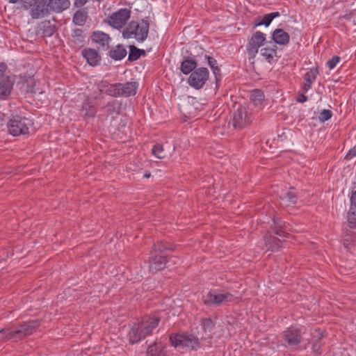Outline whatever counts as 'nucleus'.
Here are the masks:
<instances>
[{"instance_id": "nucleus-11", "label": "nucleus", "mask_w": 356, "mask_h": 356, "mask_svg": "<svg viewBox=\"0 0 356 356\" xmlns=\"http://www.w3.org/2000/svg\"><path fill=\"white\" fill-rule=\"evenodd\" d=\"M131 12L127 8H120L111 14L108 18V23L115 29L122 28L130 18Z\"/></svg>"}, {"instance_id": "nucleus-22", "label": "nucleus", "mask_w": 356, "mask_h": 356, "mask_svg": "<svg viewBox=\"0 0 356 356\" xmlns=\"http://www.w3.org/2000/svg\"><path fill=\"white\" fill-rule=\"evenodd\" d=\"M138 85L136 82H127L121 83L120 94L121 96L129 97L134 95L136 93Z\"/></svg>"}, {"instance_id": "nucleus-43", "label": "nucleus", "mask_w": 356, "mask_h": 356, "mask_svg": "<svg viewBox=\"0 0 356 356\" xmlns=\"http://www.w3.org/2000/svg\"><path fill=\"white\" fill-rule=\"evenodd\" d=\"M312 84L313 83H309V82L305 81L303 86L304 91L305 92H307L312 88Z\"/></svg>"}, {"instance_id": "nucleus-9", "label": "nucleus", "mask_w": 356, "mask_h": 356, "mask_svg": "<svg viewBox=\"0 0 356 356\" xmlns=\"http://www.w3.org/2000/svg\"><path fill=\"white\" fill-rule=\"evenodd\" d=\"M39 325L38 320L26 322L20 325L12 327L13 330L11 335L15 337V341L19 340L26 335L31 334Z\"/></svg>"}, {"instance_id": "nucleus-35", "label": "nucleus", "mask_w": 356, "mask_h": 356, "mask_svg": "<svg viewBox=\"0 0 356 356\" xmlns=\"http://www.w3.org/2000/svg\"><path fill=\"white\" fill-rule=\"evenodd\" d=\"M332 116V112L328 109L322 110L318 115V120L321 122H325L330 120Z\"/></svg>"}, {"instance_id": "nucleus-3", "label": "nucleus", "mask_w": 356, "mask_h": 356, "mask_svg": "<svg viewBox=\"0 0 356 356\" xmlns=\"http://www.w3.org/2000/svg\"><path fill=\"white\" fill-rule=\"evenodd\" d=\"M168 249L164 244L158 243L154 245L149 257V270L152 273L163 270L165 267H170L168 265L169 261L164 251Z\"/></svg>"}, {"instance_id": "nucleus-10", "label": "nucleus", "mask_w": 356, "mask_h": 356, "mask_svg": "<svg viewBox=\"0 0 356 356\" xmlns=\"http://www.w3.org/2000/svg\"><path fill=\"white\" fill-rule=\"evenodd\" d=\"M266 39V34L259 31L252 35L247 45V52L250 57H255L259 48L264 44Z\"/></svg>"}, {"instance_id": "nucleus-14", "label": "nucleus", "mask_w": 356, "mask_h": 356, "mask_svg": "<svg viewBox=\"0 0 356 356\" xmlns=\"http://www.w3.org/2000/svg\"><path fill=\"white\" fill-rule=\"evenodd\" d=\"M91 39L96 43L99 49L103 51L108 49L111 38L108 34L101 31H96L92 33Z\"/></svg>"}, {"instance_id": "nucleus-45", "label": "nucleus", "mask_w": 356, "mask_h": 356, "mask_svg": "<svg viewBox=\"0 0 356 356\" xmlns=\"http://www.w3.org/2000/svg\"><path fill=\"white\" fill-rule=\"evenodd\" d=\"M307 100V97L305 95H302L298 99V102L303 103Z\"/></svg>"}, {"instance_id": "nucleus-47", "label": "nucleus", "mask_w": 356, "mask_h": 356, "mask_svg": "<svg viewBox=\"0 0 356 356\" xmlns=\"http://www.w3.org/2000/svg\"><path fill=\"white\" fill-rule=\"evenodd\" d=\"M316 345L313 346L312 348H313L314 352L316 353L317 354H320L321 352H319L318 349H316Z\"/></svg>"}, {"instance_id": "nucleus-6", "label": "nucleus", "mask_w": 356, "mask_h": 356, "mask_svg": "<svg viewBox=\"0 0 356 356\" xmlns=\"http://www.w3.org/2000/svg\"><path fill=\"white\" fill-rule=\"evenodd\" d=\"M170 341L172 346L177 348H191L195 349L199 346L198 339L186 333H177L171 334Z\"/></svg>"}, {"instance_id": "nucleus-17", "label": "nucleus", "mask_w": 356, "mask_h": 356, "mask_svg": "<svg viewBox=\"0 0 356 356\" xmlns=\"http://www.w3.org/2000/svg\"><path fill=\"white\" fill-rule=\"evenodd\" d=\"M272 38L275 43L280 45H286L289 43V35L282 29H275L272 33Z\"/></svg>"}, {"instance_id": "nucleus-49", "label": "nucleus", "mask_w": 356, "mask_h": 356, "mask_svg": "<svg viewBox=\"0 0 356 356\" xmlns=\"http://www.w3.org/2000/svg\"><path fill=\"white\" fill-rule=\"evenodd\" d=\"M149 176H150V175H149H149H145V177H146L147 178H148Z\"/></svg>"}, {"instance_id": "nucleus-7", "label": "nucleus", "mask_w": 356, "mask_h": 356, "mask_svg": "<svg viewBox=\"0 0 356 356\" xmlns=\"http://www.w3.org/2000/svg\"><path fill=\"white\" fill-rule=\"evenodd\" d=\"M48 0H24L23 6L30 8V15L33 19L44 17L48 13Z\"/></svg>"}, {"instance_id": "nucleus-39", "label": "nucleus", "mask_w": 356, "mask_h": 356, "mask_svg": "<svg viewBox=\"0 0 356 356\" xmlns=\"http://www.w3.org/2000/svg\"><path fill=\"white\" fill-rule=\"evenodd\" d=\"M83 111H85V115L93 116L95 113V109L93 106L90 105L88 102L84 103L83 106Z\"/></svg>"}, {"instance_id": "nucleus-31", "label": "nucleus", "mask_w": 356, "mask_h": 356, "mask_svg": "<svg viewBox=\"0 0 356 356\" xmlns=\"http://www.w3.org/2000/svg\"><path fill=\"white\" fill-rule=\"evenodd\" d=\"M142 54H145L144 50L139 49L134 46H131L130 47L129 60L131 61L136 60L140 57Z\"/></svg>"}, {"instance_id": "nucleus-36", "label": "nucleus", "mask_w": 356, "mask_h": 356, "mask_svg": "<svg viewBox=\"0 0 356 356\" xmlns=\"http://www.w3.org/2000/svg\"><path fill=\"white\" fill-rule=\"evenodd\" d=\"M161 353V347L157 345L149 346L147 349V354L149 356H159Z\"/></svg>"}, {"instance_id": "nucleus-27", "label": "nucleus", "mask_w": 356, "mask_h": 356, "mask_svg": "<svg viewBox=\"0 0 356 356\" xmlns=\"http://www.w3.org/2000/svg\"><path fill=\"white\" fill-rule=\"evenodd\" d=\"M70 5L69 0H51V6L57 12L67 9Z\"/></svg>"}, {"instance_id": "nucleus-21", "label": "nucleus", "mask_w": 356, "mask_h": 356, "mask_svg": "<svg viewBox=\"0 0 356 356\" xmlns=\"http://www.w3.org/2000/svg\"><path fill=\"white\" fill-rule=\"evenodd\" d=\"M250 100L258 110L261 109L264 101L263 92L258 89L254 90L250 95Z\"/></svg>"}, {"instance_id": "nucleus-44", "label": "nucleus", "mask_w": 356, "mask_h": 356, "mask_svg": "<svg viewBox=\"0 0 356 356\" xmlns=\"http://www.w3.org/2000/svg\"><path fill=\"white\" fill-rule=\"evenodd\" d=\"M7 69V66L3 63H0V75L2 74Z\"/></svg>"}, {"instance_id": "nucleus-26", "label": "nucleus", "mask_w": 356, "mask_h": 356, "mask_svg": "<svg viewBox=\"0 0 356 356\" xmlns=\"http://www.w3.org/2000/svg\"><path fill=\"white\" fill-rule=\"evenodd\" d=\"M205 58L207 59L208 64L211 69L216 81H218L219 80V77L220 76V70L218 66L217 60L215 58L207 55L205 56Z\"/></svg>"}, {"instance_id": "nucleus-42", "label": "nucleus", "mask_w": 356, "mask_h": 356, "mask_svg": "<svg viewBox=\"0 0 356 356\" xmlns=\"http://www.w3.org/2000/svg\"><path fill=\"white\" fill-rule=\"evenodd\" d=\"M351 206L356 208V191L352 193L350 197Z\"/></svg>"}, {"instance_id": "nucleus-25", "label": "nucleus", "mask_w": 356, "mask_h": 356, "mask_svg": "<svg viewBox=\"0 0 356 356\" xmlns=\"http://www.w3.org/2000/svg\"><path fill=\"white\" fill-rule=\"evenodd\" d=\"M127 55V50L122 45H117L110 51V56L115 60H122Z\"/></svg>"}, {"instance_id": "nucleus-23", "label": "nucleus", "mask_w": 356, "mask_h": 356, "mask_svg": "<svg viewBox=\"0 0 356 356\" xmlns=\"http://www.w3.org/2000/svg\"><path fill=\"white\" fill-rule=\"evenodd\" d=\"M266 245L268 250L277 251L282 246V241L275 236H270L266 239Z\"/></svg>"}, {"instance_id": "nucleus-48", "label": "nucleus", "mask_w": 356, "mask_h": 356, "mask_svg": "<svg viewBox=\"0 0 356 356\" xmlns=\"http://www.w3.org/2000/svg\"><path fill=\"white\" fill-rule=\"evenodd\" d=\"M19 0H9V1L10 3H15L17 2H18ZM24 0H22V1L23 2Z\"/></svg>"}, {"instance_id": "nucleus-30", "label": "nucleus", "mask_w": 356, "mask_h": 356, "mask_svg": "<svg viewBox=\"0 0 356 356\" xmlns=\"http://www.w3.org/2000/svg\"><path fill=\"white\" fill-rule=\"evenodd\" d=\"M152 152L154 156L159 159H164L166 156L163 146L161 144H156L152 149Z\"/></svg>"}, {"instance_id": "nucleus-41", "label": "nucleus", "mask_w": 356, "mask_h": 356, "mask_svg": "<svg viewBox=\"0 0 356 356\" xmlns=\"http://www.w3.org/2000/svg\"><path fill=\"white\" fill-rule=\"evenodd\" d=\"M88 0H75L74 5L77 8L82 7L87 3Z\"/></svg>"}, {"instance_id": "nucleus-13", "label": "nucleus", "mask_w": 356, "mask_h": 356, "mask_svg": "<svg viewBox=\"0 0 356 356\" xmlns=\"http://www.w3.org/2000/svg\"><path fill=\"white\" fill-rule=\"evenodd\" d=\"M252 122L245 108H238L234 114L233 125L236 129H243Z\"/></svg>"}, {"instance_id": "nucleus-28", "label": "nucleus", "mask_w": 356, "mask_h": 356, "mask_svg": "<svg viewBox=\"0 0 356 356\" xmlns=\"http://www.w3.org/2000/svg\"><path fill=\"white\" fill-rule=\"evenodd\" d=\"M318 74V70L317 67H311L308 69L307 72L304 76V79L307 82H309V83H313Z\"/></svg>"}, {"instance_id": "nucleus-5", "label": "nucleus", "mask_w": 356, "mask_h": 356, "mask_svg": "<svg viewBox=\"0 0 356 356\" xmlns=\"http://www.w3.org/2000/svg\"><path fill=\"white\" fill-rule=\"evenodd\" d=\"M235 296L228 292L222 293L219 290H211L202 296V301L208 306H220L234 301Z\"/></svg>"}, {"instance_id": "nucleus-2", "label": "nucleus", "mask_w": 356, "mask_h": 356, "mask_svg": "<svg viewBox=\"0 0 356 356\" xmlns=\"http://www.w3.org/2000/svg\"><path fill=\"white\" fill-rule=\"evenodd\" d=\"M149 22L143 19L140 22L131 21L122 31L124 38H134L138 42L145 41L149 33Z\"/></svg>"}, {"instance_id": "nucleus-37", "label": "nucleus", "mask_w": 356, "mask_h": 356, "mask_svg": "<svg viewBox=\"0 0 356 356\" xmlns=\"http://www.w3.org/2000/svg\"><path fill=\"white\" fill-rule=\"evenodd\" d=\"M341 58L338 56H333L331 59L328 60L326 63V66L330 70H333L337 64L340 62Z\"/></svg>"}, {"instance_id": "nucleus-20", "label": "nucleus", "mask_w": 356, "mask_h": 356, "mask_svg": "<svg viewBox=\"0 0 356 356\" xmlns=\"http://www.w3.org/2000/svg\"><path fill=\"white\" fill-rule=\"evenodd\" d=\"M82 55L90 65L95 66L100 61V57L95 49H86L83 50Z\"/></svg>"}, {"instance_id": "nucleus-32", "label": "nucleus", "mask_w": 356, "mask_h": 356, "mask_svg": "<svg viewBox=\"0 0 356 356\" xmlns=\"http://www.w3.org/2000/svg\"><path fill=\"white\" fill-rule=\"evenodd\" d=\"M121 83H115L111 85L106 90L108 95L113 97L121 96L120 94Z\"/></svg>"}, {"instance_id": "nucleus-40", "label": "nucleus", "mask_w": 356, "mask_h": 356, "mask_svg": "<svg viewBox=\"0 0 356 356\" xmlns=\"http://www.w3.org/2000/svg\"><path fill=\"white\" fill-rule=\"evenodd\" d=\"M355 156H356V145L348 152L345 159L347 160H350Z\"/></svg>"}, {"instance_id": "nucleus-12", "label": "nucleus", "mask_w": 356, "mask_h": 356, "mask_svg": "<svg viewBox=\"0 0 356 356\" xmlns=\"http://www.w3.org/2000/svg\"><path fill=\"white\" fill-rule=\"evenodd\" d=\"M282 337L286 343V347L296 348L302 341V336L300 329L291 326L284 330Z\"/></svg>"}, {"instance_id": "nucleus-8", "label": "nucleus", "mask_w": 356, "mask_h": 356, "mask_svg": "<svg viewBox=\"0 0 356 356\" xmlns=\"http://www.w3.org/2000/svg\"><path fill=\"white\" fill-rule=\"evenodd\" d=\"M209 78V71L206 67H199L195 70L188 76V85L195 89H202Z\"/></svg>"}, {"instance_id": "nucleus-16", "label": "nucleus", "mask_w": 356, "mask_h": 356, "mask_svg": "<svg viewBox=\"0 0 356 356\" xmlns=\"http://www.w3.org/2000/svg\"><path fill=\"white\" fill-rule=\"evenodd\" d=\"M260 54L269 63L277 60V47L273 44L271 47L266 46L261 49Z\"/></svg>"}, {"instance_id": "nucleus-1", "label": "nucleus", "mask_w": 356, "mask_h": 356, "mask_svg": "<svg viewBox=\"0 0 356 356\" xmlns=\"http://www.w3.org/2000/svg\"><path fill=\"white\" fill-rule=\"evenodd\" d=\"M159 317L156 316H147L142 321L133 325L128 336L131 343H136L144 339L147 336L152 334L159 325Z\"/></svg>"}, {"instance_id": "nucleus-18", "label": "nucleus", "mask_w": 356, "mask_h": 356, "mask_svg": "<svg viewBox=\"0 0 356 356\" xmlns=\"http://www.w3.org/2000/svg\"><path fill=\"white\" fill-rule=\"evenodd\" d=\"M197 62L193 58L187 56L181 63L180 70L184 74H189L197 69Z\"/></svg>"}, {"instance_id": "nucleus-34", "label": "nucleus", "mask_w": 356, "mask_h": 356, "mask_svg": "<svg viewBox=\"0 0 356 356\" xmlns=\"http://www.w3.org/2000/svg\"><path fill=\"white\" fill-rule=\"evenodd\" d=\"M214 325V322L211 318H203L201 321V326L205 332H211Z\"/></svg>"}, {"instance_id": "nucleus-24", "label": "nucleus", "mask_w": 356, "mask_h": 356, "mask_svg": "<svg viewBox=\"0 0 356 356\" xmlns=\"http://www.w3.org/2000/svg\"><path fill=\"white\" fill-rule=\"evenodd\" d=\"M88 18V12L83 9L77 10L73 16V22L76 25L83 26Z\"/></svg>"}, {"instance_id": "nucleus-29", "label": "nucleus", "mask_w": 356, "mask_h": 356, "mask_svg": "<svg viewBox=\"0 0 356 356\" xmlns=\"http://www.w3.org/2000/svg\"><path fill=\"white\" fill-rule=\"evenodd\" d=\"M279 16L280 13L278 12H274L266 14L263 17L261 22L258 23L257 26L264 25L265 26H268L271 22L273 21V19Z\"/></svg>"}, {"instance_id": "nucleus-38", "label": "nucleus", "mask_w": 356, "mask_h": 356, "mask_svg": "<svg viewBox=\"0 0 356 356\" xmlns=\"http://www.w3.org/2000/svg\"><path fill=\"white\" fill-rule=\"evenodd\" d=\"M348 222L350 227L356 228V211L348 213Z\"/></svg>"}, {"instance_id": "nucleus-19", "label": "nucleus", "mask_w": 356, "mask_h": 356, "mask_svg": "<svg viewBox=\"0 0 356 356\" xmlns=\"http://www.w3.org/2000/svg\"><path fill=\"white\" fill-rule=\"evenodd\" d=\"M13 83L8 76L3 77L0 81V98L8 97L13 88Z\"/></svg>"}, {"instance_id": "nucleus-15", "label": "nucleus", "mask_w": 356, "mask_h": 356, "mask_svg": "<svg viewBox=\"0 0 356 356\" xmlns=\"http://www.w3.org/2000/svg\"><path fill=\"white\" fill-rule=\"evenodd\" d=\"M281 204L283 207H289L297 203L298 197L296 189L293 187L282 190L280 195Z\"/></svg>"}, {"instance_id": "nucleus-4", "label": "nucleus", "mask_w": 356, "mask_h": 356, "mask_svg": "<svg viewBox=\"0 0 356 356\" xmlns=\"http://www.w3.org/2000/svg\"><path fill=\"white\" fill-rule=\"evenodd\" d=\"M32 125L33 122L30 119L19 115H14L9 120L7 127L8 132L12 136H19L28 134Z\"/></svg>"}, {"instance_id": "nucleus-46", "label": "nucleus", "mask_w": 356, "mask_h": 356, "mask_svg": "<svg viewBox=\"0 0 356 356\" xmlns=\"http://www.w3.org/2000/svg\"><path fill=\"white\" fill-rule=\"evenodd\" d=\"M275 234L280 236H285V232L282 229L275 231Z\"/></svg>"}, {"instance_id": "nucleus-33", "label": "nucleus", "mask_w": 356, "mask_h": 356, "mask_svg": "<svg viewBox=\"0 0 356 356\" xmlns=\"http://www.w3.org/2000/svg\"><path fill=\"white\" fill-rule=\"evenodd\" d=\"M13 330L12 327H7L0 330V341L13 340L15 341V337H13L11 333Z\"/></svg>"}]
</instances>
